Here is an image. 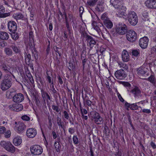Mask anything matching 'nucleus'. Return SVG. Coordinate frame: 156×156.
I'll list each match as a JSON object with an SVG mask.
<instances>
[{
	"label": "nucleus",
	"instance_id": "1",
	"mask_svg": "<svg viewBox=\"0 0 156 156\" xmlns=\"http://www.w3.org/2000/svg\"><path fill=\"white\" fill-rule=\"evenodd\" d=\"M12 77L11 75L6 74L1 83V88L2 90H5L9 89L12 85Z\"/></svg>",
	"mask_w": 156,
	"mask_h": 156
},
{
	"label": "nucleus",
	"instance_id": "2",
	"mask_svg": "<svg viewBox=\"0 0 156 156\" xmlns=\"http://www.w3.org/2000/svg\"><path fill=\"white\" fill-rule=\"evenodd\" d=\"M33 34L32 31H30L29 33V45L30 48H31L32 56L33 57H34V58L36 59L38 58V57L37 52L35 48L34 44V36Z\"/></svg>",
	"mask_w": 156,
	"mask_h": 156
},
{
	"label": "nucleus",
	"instance_id": "3",
	"mask_svg": "<svg viewBox=\"0 0 156 156\" xmlns=\"http://www.w3.org/2000/svg\"><path fill=\"white\" fill-rule=\"evenodd\" d=\"M127 18L129 23L135 26L138 22V17L136 13L133 11H130L127 15Z\"/></svg>",
	"mask_w": 156,
	"mask_h": 156
},
{
	"label": "nucleus",
	"instance_id": "4",
	"mask_svg": "<svg viewBox=\"0 0 156 156\" xmlns=\"http://www.w3.org/2000/svg\"><path fill=\"white\" fill-rule=\"evenodd\" d=\"M0 145L9 152L13 153L15 151V148L9 141H2L0 143Z\"/></svg>",
	"mask_w": 156,
	"mask_h": 156
},
{
	"label": "nucleus",
	"instance_id": "5",
	"mask_svg": "<svg viewBox=\"0 0 156 156\" xmlns=\"http://www.w3.org/2000/svg\"><path fill=\"white\" fill-rule=\"evenodd\" d=\"M116 32L119 34L123 35L127 31V27L123 23H119L116 25Z\"/></svg>",
	"mask_w": 156,
	"mask_h": 156
},
{
	"label": "nucleus",
	"instance_id": "6",
	"mask_svg": "<svg viewBox=\"0 0 156 156\" xmlns=\"http://www.w3.org/2000/svg\"><path fill=\"white\" fill-rule=\"evenodd\" d=\"M30 151L31 153L35 155H39L43 152V150L42 147L40 145H35L30 147Z\"/></svg>",
	"mask_w": 156,
	"mask_h": 156
},
{
	"label": "nucleus",
	"instance_id": "7",
	"mask_svg": "<svg viewBox=\"0 0 156 156\" xmlns=\"http://www.w3.org/2000/svg\"><path fill=\"white\" fill-rule=\"evenodd\" d=\"M137 34L133 30L128 31L126 34L127 40L131 42L135 41L137 39Z\"/></svg>",
	"mask_w": 156,
	"mask_h": 156
},
{
	"label": "nucleus",
	"instance_id": "8",
	"mask_svg": "<svg viewBox=\"0 0 156 156\" xmlns=\"http://www.w3.org/2000/svg\"><path fill=\"white\" fill-rule=\"evenodd\" d=\"M14 125V129L18 133L23 132L26 128L25 125L22 122H15Z\"/></svg>",
	"mask_w": 156,
	"mask_h": 156
},
{
	"label": "nucleus",
	"instance_id": "9",
	"mask_svg": "<svg viewBox=\"0 0 156 156\" xmlns=\"http://www.w3.org/2000/svg\"><path fill=\"white\" fill-rule=\"evenodd\" d=\"M116 77L119 80L124 79L126 76V75L123 70H119L116 71L115 73Z\"/></svg>",
	"mask_w": 156,
	"mask_h": 156
},
{
	"label": "nucleus",
	"instance_id": "10",
	"mask_svg": "<svg viewBox=\"0 0 156 156\" xmlns=\"http://www.w3.org/2000/svg\"><path fill=\"white\" fill-rule=\"evenodd\" d=\"M148 42V39L147 37L141 38L139 41V45L142 48H145L147 46Z\"/></svg>",
	"mask_w": 156,
	"mask_h": 156
},
{
	"label": "nucleus",
	"instance_id": "11",
	"mask_svg": "<svg viewBox=\"0 0 156 156\" xmlns=\"http://www.w3.org/2000/svg\"><path fill=\"white\" fill-rule=\"evenodd\" d=\"M8 27L9 31L12 32H16L17 29L16 23L13 21H10L8 22Z\"/></svg>",
	"mask_w": 156,
	"mask_h": 156
},
{
	"label": "nucleus",
	"instance_id": "12",
	"mask_svg": "<svg viewBox=\"0 0 156 156\" xmlns=\"http://www.w3.org/2000/svg\"><path fill=\"white\" fill-rule=\"evenodd\" d=\"M24 99V96L21 93H18L15 94L13 97V101L16 103H20Z\"/></svg>",
	"mask_w": 156,
	"mask_h": 156
},
{
	"label": "nucleus",
	"instance_id": "13",
	"mask_svg": "<svg viewBox=\"0 0 156 156\" xmlns=\"http://www.w3.org/2000/svg\"><path fill=\"white\" fill-rule=\"evenodd\" d=\"M130 92L132 94L135 98L142 96L141 91L138 87H135L130 91Z\"/></svg>",
	"mask_w": 156,
	"mask_h": 156
},
{
	"label": "nucleus",
	"instance_id": "14",
	"mask_svg": "<svg viewBox=\"0 0 156 156\" xmlns=\"http://www.w3.org/2000/svg\"><path fill=\"white\" fill-rule=\"evenodd\" d=\"M27 136L29 138L34 137L37 134V130L34 128L28 129L26 132Z\"/></svg>",
	"mask_w": 156,
	"mask_h": 156
},
{
	"label": "nucleus",
	"instance_id": "15",
	"mask_svg": "<svg viewBox=\"0 0 156 156\" xmlns=\"http://www.w3.org/2000/svg\"><path fill=\"white\" fill-rule=\"evenodd\" d=\"M111 4L116 9H118L123 6L122 0H111Z\"/></svg>",
	"mask_w": 156,
	"mask_h": 156
},
{
	"label": "nucleus",
	"instance_id": "16",
	"mask_svg": "<svg viewBox=\"0 0 156 156\" xmlns=\"http://www.w3.org/2000/svg\"><path fill=\"white\" fill-rule=\"evenodd\" d=\"M147 69L143 66H141L136 70L137 74L140 77H143L147 72Z\"/></svg>",
	"mask_w": 156,
	"mask_h": 156
},
{
	"label": "nucleus",
	"instance_id": "17",
	"mask_svg": "<svg viewBox=\"0 0 156 156\" xmlns=\"http://www.w3.org/2000/svg\"><path fill=\"white\" fill-rule=\"evenodd\" d=\"M9 108L15 111L19 112L23 110V106L21 104H15L10 105Z\"/></svg>",
	"mask_w": 156,
	"mask_h": 156
},
{
	"label": "nucleus",
	"instance_id": "18",
	"mask_svg": "<svg viewBox=\"0 0 156 156\" xmlns=\"http://www.w3.org/2000/svg\"><path fill=\"white\" fill-rule=\"evenodd\" d=\"M145 4L149 8L156 9V0H147Z\"/></svg>",
	"mask_w": 156,
	"mask_h": 156
},
{
	"label": "nucleus",
	"instance_id": "19",
	"mask_svg": "<svg viewBox=\"0 0 156 156\" xmlns=\"http://www.w3.org/2000/svg\"><path fill=\"white\" fill-rule=\"evenodd\" d=\"M122 57L124 62H128L129 60V56L128 52L126 50H124L122 53Z\"/></svg>",
	"mask_w": 156,
	"mask_h": 156
},
{
	"label": "nucleus",
	"instance_id": "20",
	"mask_svg": "<svg viewBox=\"0 0 156 156\" xmlns=\"http://www.w3.org/2000/svg\"><path fill=\"white\" fill-rule=\"evenodd\" d=\"M86 41L89 44V46L90 48H92L94 45L96 44V42L94 38L90 36L86 40Z\"/></svg>",
	"mask_w": 156,
	"mask_h": 156
},
{
	"label": "nucleus",
	"instance_id": "21",
	"mask_svg": "<svg viewBox=\"0 0 156 156\" xmlns=\"http://www.w3.org/2000/svg\"><path fill=\"white\" fill-rule=\"evenodd\" d=\"M117 15L120 17L124 16L126 11V8L123 5L121 6L118 9Z\"/></svg>",
	"mask_w": 156,
	"mask_h": 156
},
{
	"label": "nucleus",
	"instance_id": "22",
	"mask_svg": "<svg viewBox=\"0 0 156 156\" xmlns=\"http://www.w3.org/2000/svg\"><path fill=\"white\" fill-rule=\"evenodd\" d=\"M31 51H32L31 48ZM32 52V51H31ZM32 59H31V55L30 54H27V53H26L25 54V62L27 64H29L30 63V61L31 60L32 61H33L34 60V59H35L34 57L32 56ZM37 59H36L37 60Z\"/></svg>",
	"mask_w": 156,
	"mask_h": 156
},
{
	"label": "nucleus",
	"instance_id": "23",
	"mask_svg": "<svg viewBox=\"0 0 156 156\" xmlns=\"http://www.w3.org/2000/svg\"><path fill=\"white\" fill-rule=\"evenodd\" d=\"M56 122L58 126L62 129L63 130L64 132H65V126L64 125V122L62 121L61 119L58 116H57L56 118Z\"/></svg>",
	"mask_w": 156,
	"mask_h": 156
},
{
	"label": "nucleus",
	"instance_id": "24",
	"mask_svg": "<svg viewBox=\"0 0 156 156\" xmlns=\"http://www.w3.org/2000/svg\"><path fill=\"white\" fill-rule=\"evenodd\" d=\"M103 23L105 26L108 29H111L113 27V23L109 19L105 20Z\"/></svg>",
	"mask_w": 156,
	"mask_h": 156
},
{
	"label": "nucleus",
	"instance_id": "25",
	"mask_svg": "<svg viewBox=\"0 0 156 156\" xmlns=\"http://www.w3.org/2000/svg\"><path fill=\"white\" fill-rule=\"evenodd\" d=\"M9 38L8 34L3 31L0 32V38L2 40H7Z\"/></svg>",
	"mask_w": 156,
	"mask_h": 156
},
{
	"label": "nucleus",
	"instance_id": "26",
	"mask_svg": "<svg viewBox=\"0 0 156 156\" xmlns=\"http://www.w3.org/2000/svg\"><path fill=\"white\" fill-rule=\"evenodd\" d=\"M13 143L16 146L19 145L22 143V140L21 137L19 136L16 137L13 141Z\"/></svg>",
	"mask_w": 156,
	"mask_h": 156
},
{
	"label": "nucleus",
	"instance_id": "27",
	"mask_svg": "<svg viewBox=\"0 0 156 156\" xmlns=\"http://www.w3.org/2000/svg\"><path fill=\"white\" fill-rule=\"evenodd\" d=\"M41 93L42 97L44 99H44L46 98V99L48 102V99L50 100H51V98L47 92L44 91L42 89L41 90Z\"/></svg>",
	"mask_w": 156,
	"mask_h": 156
},
{
	"label": "nucleus",
	"instance_id": "28",
	"mask_svg": "<svg viewBox=\"0 0 156 156\" xmlns=\"http://www.w3.org/2000/svg\"><path fill=\"white\" fill-rule=\"evenodd\" d=\"M99 115V114L95 111L91 112H90L89 117L92 120L96 119Z\"/></svg>",
	"mask_w": 156,
	"mask_h": 156
},
{
	"label": "nucleus",
	"instance_id": "29",
	"mask_svg": "<svg viewBox=\"0 0 156 156\" xmlns=\"http://www.w3.org/2000/svg\"><path fill=\"white\" fill-rule=\"evenodd\" d=\"M142 79H146L147 80L149 81L153 85H155L156 83V80L154 75H151L147 79H145L142 78Z\"/></svg>",
	"mask_w": 156,
	"mask_h": 156
},
{
	"label": "nucleus",
	"instance_id": "30",
	"mask_svg": "<svg viewBox=\"0 0 156 156\" xmlns=\"http://www.w3.org/2000/svg\"><path fill=\"white\" fill-rule=\"evenodd\" d=\"M4 51L6 55L10 56L12 55V51L11 48L9 47L5 48L4 49Z\"/></svg>",
	"mask_w": 156,
	"mask_h": 156
},
{
	"label": "nucleus",
	"instance_id": "31",
	"mask_svg": "<svg viewBox=\"0 0 156 156\" xmlns=\"http://www.w3.org/2000/svg\"><path fill=\"white\" fill-rule=\"evenodd\" d=\"M142 19L144 21H146L149 20V17L148 15V13L145 11H143L142 14Z\"/></svg>",
	"mask_w": 156,
	"mask_h": 156
},
{
	"label": "nucleus",
	"instance_id": "32",
	"mask_svg": "<svg viewBox=\"0 0 156 156\" xmlns=\"http://www.w3.org/2000/svg\"><path fill=\"white\" fill-rule=\"evenodd\" d=\"M94 122L97 124H101L103 123V120L102 118L101 117L100 115L98 116V117L95 120H94Z\"/></svg>",
	"mask_w": 156,
	"mask_h": 156
},
{
	"label": "nucleus",
	"instance_id": "33",
	"mask_svg": "<svg viewBox=\"0 0 156 156\" xmlns=\"http://www.w3.org/2000/svg\"><path fill=\"white\" fill-rule=\"evenodd\" d=\"M55 149L57 152H59L61 150V146L59 142H55L54 144Z\"/></svg>",
	"mask_w": 156,
	"mask_h": 156
},
{
	"label": "nucleus",
	"instance_id": "34",
	"mask_svg": "<svg viewBox=\"0 0 156 156\" xmlns=\"http://www.w3.org/2000/svg\"><path fill=\"white\" fill-rule=\"evenodd\" d=\"M2 69L5 73H8L9 72V70L10 69V67L8 65H6L4 63L2 64Z\"/></svg>",
	"mask_w": 156,
	"mask_h": 156
},
{
	"label": "nucleus",
	"instance_id": "35",
	"mask_svg": "<svg viewBox=\"0 0 156 156\" xmlns=\"http://www.w3.org/2000/svg\"><path fill=\"white\" fill-rule=\"evenodd\" d=\"M98 0H89L87 2L88 5L90 6H93L95 5Z\"/></svg>",
	"mask_w": 156,
	"mask_h": 156
},
{
	"label": "nucleus",
	"instance_id": "36",
	"mask_svg": "<svg viewBox=\"0 0 156 156\" xmlns=\"http://www.w3.org/2000/svg\"><path fill=\"white\" fill-rule=\"evenodd\" d=\"M86 55L85 54H84L83 55H82V56L81 57V59L82 60V63L83 65V69H84L85 67V63L86 62L87 59H86Z\"/></svg>",
	"mask_w": 156,
	"mask_h": 156
},
{
	"label": "nucleus",
	"instance_id": "37",
	"mask_svg": "<svg viewBox=\"0 0 156 156\" xmlns=\"http://www.w3.org/2000/svg\"><path fill=\"white\" fill-rule=\"evenodd\" d=\"M14 18L16 20L22 19L23 17V15L21 13H16L13 15Z\"/></svg>",
	"mask_w": 156,
	"mask_h": 156
},
{
	"label": "nucleus",
	"instance_id": "38",
	"mask_svg": "<svg viewBox=\"0 0 156 156\" xmlns=\"http://www.w3.org/2000/svg\"><path fill=\"white\" fill-rule=\"evenodd\" d=\"M94 29L98 33L101 32V29L102 28H104L106 30L105 28L104 27L103 25L101 26L100 27H99L98 25H96L95 26H94Z\"/></svg>",
	"mask_w": 156,
	"mask_h": 156
},
{
	"label": "nucleus",
	"instance_id": "39",
	"mask_svg": "<svg viewBox=\"0 0 156 156\" xmlns=\"http://www.w3.org/2000/svg\"><path fill=\"white\" fill-rule=\"evenodd\" d=\"M34 100L37 106H38L39 105L40 101L39 96L37 95H34Z\"/></svg>",
	"mask_w": 156,
	"mask_h": 156
},
{
	"label": "nucleus",
	"instance_id": "40",
	"mask_svg": "<svg viewBox=\"0 0 156 156\" xmlns=\"http://www.w3.org/2000/svg\"><path fill=\"white\" fill-rule=\"evenodd\" d=\"M10 47L12 49L13 51L16 53H19L20 51V50L19 48L15 45H11Z\"/></svg>",
	"mask_w": 156,
	"mask_h": 156
},
{
	"label": "nucleus",
	"instance_id": "41",
	"mask_svg": "<svg viewBox=\"0 0 156 156\" xmlns=\"http://www.w3.org/2000/svg\"><path fill=\"white\" fill-rule=\"evenodd\" d=\"M52 109L55 111L57 112H60V108H59L58 106L57 105H52ZM61 113V112L59 113V114H60Z\"/></svg>",
	"mask_w": 156,
	"mask_h": 156
},
{
	"label": "nucleus",
	"instance_id": "42",
	"mask_svg": "<svg viewBox=\"0 0 156 156\" xmlns=\"http://www.w3.org/2000/svg\"><path fill=\"white\" fill-rule=\"evenodd\" d=\"M118 64L120 67L124 69L127 70L128 69V66L126 64L122 63L121 62H119L118 63Z\"/></svg>",
	"mask_w": 156,
	"mask_h": 156
},
{
	"label": "nucleus",
	"instance_id": "43",
	"mask_svg": "<svg viewBox=\"0 0 156 156\" xmlns=\"http://www.w3.org/2000/svg\"><path fill=\"white\" fill-rule=\"evenodd\" d=\"M12 33L11 34L12 38L15 40L18 39L19 37L18 34L17 33H16L15 32Z\"/></svg>",
	"mask_w": 156,
	"mask_h": 156
},
{
	"label": "nucleus",
	"instance_id": "44",
	"mask_svg": "<svg viewBox=\"0 0 156 156\" xmlns=\"http://www.w3.org/2000/svg\"><path fill=\"white\" fill-rule=\"evenodd\" d=\"M95 9L99 12L102 11L103 10L102 5L100 4H98L96 7Z\"/></svg>",
	"mask_w": 156,
	"mask_h": 156
},
{
	"label": "nucleus",
	"instance_id": "45",
	"mask_svg": "<svg viewBox=\"0 0 156 156\" xmlns=\"http://www.w3.org/2000/svg\"><path fill=\"white\" fill-rule=\"evenodd\" d=\"M129 108L131 109L134 110L137 109H138V107L136 104H133L130 105Z\"/></svg>",
	"mask_w": 156,
	"mask_h": 156
},
{
	"label": "nucleus",
	"instance_id": "46",
	"mask_svg": "<svg viewBox=\"0 0 156 156\" xmlns=\"http://www.w3.org/2000/svg\"><path fill=\"white\" fill-rule=\"evenodd\" d=\"M132 54L133 56L135 57L137 56L139 54V50H132Z\"/></svg>",
	"mask_w": 156,
	"mask_h": 156
},
{
	"label": "nucleus",
	"instance_id": "47",
	"mask_svg": "<svg viewBox=\"0 0 156 156\" xmlns=\"http://www.w3.org/2000/svg\"><path fill=\"white\" fill-rule=\"evenodd\" d=\"M73 140L74 144H77L79 143L78 139L77 136H74L73 138Z\"/></svg>",
	"mask_w": 156,
	"mask_h": 156
},
{
	"label": "nucleus",
	"instance_id": "48",
	"mask_svg": "<svg viewBox=\"0 0 156 156\" xmlns=\"http://www.w3.org/2000/svg\"><path fill=\"white\" fill-rule=\"evenodd\" d=\"M51 89L50 90L52 91V92L54 94H56L57 91L54 88V86L53 84V82H52L51 83V84L50 85Z\"/></svg>",
	"mask_w": 156,
	"mask_h": 156
},
{
	"label": "nucleus",
	"instance_id": "49",
	"mask_svg": "<svg viewBox=\"0 0 156 156\" xmlns=\"http://www.w3.org/2000/svg\"><path fill=\"white\" fill-rule=\"evenodd\" d=\"M101 20H102L103 22L105 20H107L109 19L108 18L107 16V15L106 14H103L101 17Z\"/></svg>",
	"mask_w": 156,
	"mask_h": 156
},
{
	"label": "nucleus",
	"instance_id": "50",
	"mask_svg": "<svg viewBox=\"0 0 156 156\" xmlns=\"http://www.w3.org/2000/svg\"><path fill=\"white\" fill-rule=\"evenodd\" d=\"M6 128L4 126H0V133L3 134L6 131Z\"/></svg>",
	"mask_w": 156,
	"mask_h": 156
},
{
	"label": "nucleus",
	"instance_id": "51",
	"mask_svg": "<svg viewBox=\"0 0 156 156\" xmlns=\"http://www.w3.org/2000/svg\"><path fill=\"white\" fill-rule=\"evenodd\" d=\"M64 117L66 119H68L69 118L68 113L66 111H64L63 112Z\"/></svg>",
	"mask_w": 156,
	"mask_h": 156
},
{
	"label": "nucleus",
	"instance_id": "52",
	"mask_svg": "<svg viewBox=\"0 0 156 156\" xmlns=\"http://www.w3.org/2000/svg\"><path fill=\"white\" fill-rule=\"evenodd\" d=\"M21 118L23 120L27 121H28L30 120V117L26 115H24L22 116Z\"/></svg>",
	"mask_w": 156,
	"mask_h": 156
},
{
	"label": "nucleus",
	"instance_id": "53",
	"mask_svg": "<svg viewBox=\"0 0 156 156\" xmlns=\"http://www.w3.org/2000/svg\"><path fill=\"white\" fill-rule=\"evenodd\" d=\"M81 35L86 39V40L89 36L87 33L84 32H81Z\"/></svg>",
	"mask_w": 156,
	"mask_h": 156
},
{
	"label": "nucleus",
	"instance_id": "54",
	"mask_svg": "<svg viewBox=\"0 0 156 156\" xmlns=\"http://www.w3.org/2000/svg\"><path fill=\"white\" fill-rule=\"evenodd\" d=\"M122 84L124 86L128 88H129L131 86V84L128 82H123Z\"/></svg>",
	"mask_w": 156,
	"mask_h": 156
},
{
	"label": "nucleus",
	"instance_id": "55",
	"mask_svg": "<svg viewBox=\"0 0 156 156\" xmlns=\"http://www.w3.org/2000/svg\"><path fill=\"white\" fill-rule=\"evenodd\" d=\"M5 136L6 138L10 137L11 136V132L10 130H7L6 132H5Z\"/></svg>",
	"mask_w": 156,
	"mask_h": 156
},
{
	"label": "nucleus",
	"instance_id": "56",
	"mask_svg": "<svg viewBox=\"0 0 156 156\" xmlns=\"http://www.w3.org/2000/svg\"><path fill=\"white\" fill-rule=\"evenodd\" d=\"M5 12L4 8L0 5V14H3Z\"/></svg>",
	"mask_w": 156,
	"mask_h": 156
},
{
	"label": "nucleus",
	"instance_id": "57",
	"mask_svg": "<svg viewBox=\"0 0 156 156\" xmlns=\"http://www.w3.org/2000/svg\"><path fill=\"white\" fill-rule=\"evenodd\" d=\"M6 45V43L4 41H2V40H0V46L4 47Z\"/></svg>",
	"mask_w": 156,
	"mask_h": 156
},
{
	"label": "nucleus",
	"instance_id": "58",
	"mask_svg": "<svg viewBox=\"0 0 156 156\" xmlns=\"http://www.w3.org/2000/svg\"><path fill=\"white\" fill-rule=\"evenodd\" d=\"M84 9L81 6L79 9L80 15L81 17H82V15Z\"/></svg>",
	"mask_w": 156,
	"mask_h": 156
},
{
	"label": "nucleus",
	"instance_id": "59",
	"mask_svg": "<svg viewBox=\"0 0 156 156\" xmlns=\"http://www.w3.org/2000/svg\"><path fill=\"white\" fill-rule=\"evenodd\" d=\"M86 104L89 106L91 107V104H92V102L90 100H87L86 101Z\"/></svg>",
	"mask_w": 156,
	"mask_h": 156
},
{
	"label": "nucleus",
	"instance_id": "60",
	"mask_svg": "<svg viewBox=\"0 0 156 156\" xmlns=\"http://www.w3.org/2000/svg\"><path fill=\"white\" fill-rule=\"evenodd\" d=\"M117 94L118 95V97L119 98V99L120 100L121 102H123L124 101V100L122 98V97L121 96V95L119 93H117Z\"/></svg>",
	"mask_w": 156,
	"mask_h": 156
},
{
	"label": "nucleus",
	"instance_id": "61",
	"mask_svg": "<svg viewBox=\"0 0 156 156\" xmlns=\"http://www.w3.org/2000/svg\"><path fill=\"white\" fill-rule=\"evenodd\" d=\"M142 112L149 114L151 112V111L149 109H144L142 110Z\"/></svg>",
	"mask_w": 156,
	"mask_h": 156
},
{
	"label": "nucleus",
	"instance_id": "62",
	"mask_svg": "<svg viewBox=\"0 0 156 156\" xmlns=\"http://www.w3.org/2000/svg\"><path fill=\"white\" fill-rule=\"evenodd\" d=\"M63 37L65 38L64 41H66L67 39L68 38V36L67 35V33L66 31H64V36Z\"/></svg>",
	"mask_w": 156,
	"mask_h": 156
},
{
	"label": "nucleus",
	"instance_id": "63",
	"mask_svg": "<svg viewBox=\"0 0 156 156\" xmlns=\"http://www.w3.org/2000/svg\"><path fill=\"white\" fill-rule=\"evenodd\" d=\"M69 132L71 134H72L75 132L74 129L72 128H69Z\"/></svg>",
	"mask_w": 156,
	"mask_h": 156
},
{
	"label": "nucleus",
	"instance_id": "64",
	"mask_svg": "<svg viewBox=\"0 0 156 156\" xmlns=\"http://www.w3.org/2000/svg\"><path fill=\"white\" fill-rule=\"evenodd\" d=\"M82 116H83L84 114H87V111L86 109H83L82 112H81Z\"/></svg>",
	"mask_w": 156,
	"mask_h": 156
}]
</instances>
